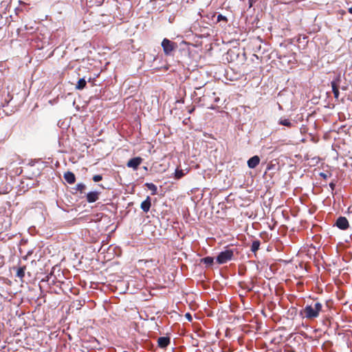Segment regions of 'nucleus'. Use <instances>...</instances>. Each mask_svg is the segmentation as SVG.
Returning <instances> with one entry per match:
<instances>
[{
	"instance_id": "nucleus-14",
	"label": "nucleus",
	"mask_w": 352,
	"mask_h": 352,
	"mask_svg": "<svg viewBox=\"0 0 352 352\" xmlns=\"http://www.w3.org/2000/svg\"><path fill=\"white\" fill-rule=\"evenodd\" d=\"M260 244L261 243L258 240L253 241L251 245V251L255 253L259 249Z\"/></svg>"
},
{
	"instance_id": "nucleus-19",
	"label": "nucleus",
	"mask_w": 352,
	"mask_h": 352,
	"mask_svg": "<svg viewBox=\"0 0 352 352\" xmlns=\"http://www.w3.org/2000/svg\"><path fill=\"white\" fill-rule=\"evenodd\" d=\"M279 124L288 127H290L292 125V122L287 119L280 120L279 121Z\"/></svg>"
},
{
	"instance_id": "nucleus-24",
	"label": "nucleus",
	"mask_w": 352,
	"mask_h": 352,
	"mask_svg": "<svg viewBox=\"0 0 352 352\" xmlns=\"http://www.w3.org/2000/svg\"><path fill=\"white\" fill-rule=\"evenodd\" d=\"M320 176L322 177L324 179H327V175L324 173H321L320 174Z\"/></svg>"
},
{
	"instance_id": "nucleus-5",
	"label": "nucleus",
	"mask_w": 352,
	"mask_h": 352,
	"mask_svg": "<svg viewBox=\"0 0 352 352\" xmlns=\"http://www.w3.org/2000/svg\"><path fill=\"white\" fill-rule=\"evenodd\" d=\"M142 162V158L140 157H136L130 159L127 162V166L129 168H132L134 170H136L138 166L141 164Z\"/></svg>"
},
{
	"instance_id": "nucleus-1",
	"label": "nucleus",
	"mask_w": 352,
	"mask_h": 352,
	"mask_svg": "<svg viewBox=\"0 0 352 352\" xmlns=\"http://www.w3.org/2000/svg\"><path fill=\"white\" fill-rule=\"evenodd\" d=\"M322 311V305L319 302H316L314 304L306 305L300 311V315H302L303 318L311 320L318 318L320 312Z\"/></svg>"
},
{
	"instance_id": "nucleus-25",
	"label": "nucleus",
	"mask_w": 352,
	"mask_h": 352,
	"mask_svg": "<svg viewBox=\"0 0 352 352\" xmlns=\"http://www.w3.org/2000/svg\"><path fill=\"white\" fill-rule=\"evenodd\" d=\"M349 13L352 14V7L349 9Z\"/></svg>"
},
{
	"instance_id": "nucleus-17",
	"label": "nucleus",
	"mask_w": 352,
	"mask_h": 352,
	"mask_svg": "<svg viewBox=\"0 0 352 352\" xmlns=\"http://www.w3.org/2000/svg\"><path fill=\"white\" fill-rule=\"evenodd\" d=\"M184 175L183 170L176 169L175 172V177L177 179H181Z\"/></svg>"
},
{
	"instance_id": "nucleus-3",
	"label": "nucleus",
	"mask_w": 352,
	"mask_h": 352,
	"mask_svg": "<svg viewBox=\"0 0 352 352\" xmlns=\"http://www.w3.org/2000/svg\"><path fill=\"white\" fill-rule=\"evenodd\" d=\"M234 253L231 250H226L221 252L217 257V262L219 264H224L228 261L232 260Z\"/></svg>"
},
{
	"instance_id": "nucleus-11",
	"label": "nucleus",
	"mask_w": 352,
	"mask_h": 352,
	"mask_svg": "<svg viewBox=\"0 0 352 352\" xmlns=\"http://www.w3.org/2000/svg\"><path fill=\"white\" fill-rule=\"evenodd\" d=\"M158 346L161 348H165L170 344V338L168 337H160L157 340Z\"/></svg>"
},
{
	"instance_id": "nucleus-22",
	"label": "nucleus",
	"mask_w": 352,
	"mask_h": 352,
	"mask_svg": "<svg viewBox=\"0 0 352 352\" xmlns=\"http://www.w3.org/2000/svg\"><path fill=\"white\" fill-rule=\"evenodd\" d=\"M185 316L188 319V320H189V321L192 320V316L189 313L186 314Z\"/></svg>"
},
{
	"instance_id": "nucleus-10",
	"label": "nucleus",
	"mask_w": 352,
	"mask_h": 352,
	"mask_svg": "<svg viewBox=\"0 0 352 352\" xmlns=\"http://www.w3.org/2000/svg\"><path fill=\"white\" fill-rule=\"evenodd\" d=\"M64 179L67 183L70 184H74L76 181L75 175L70 171H67L64 174Z\"/></svg>"
},
{
	"instance_id": "nucleus-20",
	"label": "nucleus",
	"mask_w": 352,
	"mask_h": 352,
	"mask_svg": "<svg viewBox=\"0 0 352 352\" xmlns=\"http://www.w3.org/2000/svg\"><path fill=\"white\" fill-rule=\"evenodd\" d=\"M102 175H96L93 177V180L95 182H98L100 180H102Z\"/></svg>"
},
{
	"instance_id": "nucleus-6",
	"label": "nucleus",
	"mask_w": 352,
	"mask_h": 352,
	"mask_svg": "<svg viewBox=\"0 0 352 352\" xmlns=\"http://www.w3.org/2000/svg\"><path fill=\"white\" fill-rule=\"evenodd\" d=\"M336 225L341 230H346L349 228V221L344 217H340L336 222Z\"/></svg>"
},
{
	"instance_id": "nucleus-8",
	"label": "nucleus",
	"mask_w": 352,
	"mask_h": 352,
	"mask_svg": "<svg viewBox=\"0 0 352 352\" xmlns=\"http://www.w3.org/2000/svg\"><path fill=\"white\" fill-rule=\"evenodd\" d=\"M151 206V197L148 196L146 199L142 202L140 208L144 212H147L149 211Z\"/></svg>"
},
{
	"instance_id": "nucleus-16",
	"label": "nucleus",
	"mask_w": 352,
	"mask_h": 352,
	"mask_svg": "<svg viewBox=\"0 0 352 352\" xmlns=\"http://www.w3.org/2000/svg\"><path fill=\"white\" fill-rule=\"evenodd\" d=\"M201 263H205L207 265H211L213 264L214 258L210 256H207L201 259Z\"/></svg>"
},
{
	"instance_id": "nucleus-9",
	"label": "nucleus",
	"mask_w": 352,
	"mask_h": 352,
	"mask_svg": "<svg viewBox=\"0 0 352 352\" xmlns=\"http://www.w3.org/2000/svg\"><path fill=\"white\" fill-rule=\"evenodd\" d=\"M260 162V158L257 155H254L248 161V166L250 168H254L256 167Z\"/></svg>"
},
{
	"instance_id": "nucleus-13",
	"label": "nucleus",
	"mask_w": 352,
	"mask_h": 352,
	"mask_svg": "<svg viewBox=\"0 0 352 352\" xmlns=\"http://www.w3.org/2000/svg\"><path fill=\"white\" fill-rule=\"evenodd\" d=\"M26 270L25 266L20 267L16 270V276L22 279L25 276V271Z\"/></svg>"
},
{
	"instance_id": "nucleus-15",
	"label": "nucleus",
	"mask_w": 352,
	"mask_h": 352,
	"mask_svg": "<svg viewBox=\"0 0 352 352\" xmlns=\"http://www.w3.org/2000/svg\"><path fill=\"white\" fill-rule=\"evenodd\" d=\"M146 187L152 191V195H156L157 194V186L152 184V183H146Z\"/></svg>"
},
{
	"instance_id": "nucleus-18",
	"label": "nucleus",
	"mask_w": 352,
	"mask_h": 352,
	"mask_svg": "<svg viewBox=\"0 0 352 352\" xmlns=\"http://www.w3.org/2000/svg\"><path fill=\"white\" fill-rule=\"evenodd\" d=\"M86 188V186L84 184L82 183H80V184H78L76 186V190L77 191H79L80 193H82L84 192Z\"/></svg>"
},
{
	"instance_id": "nucleus-7",
	"label": "nucleus",
	"mask_w": 352,
	"mask_h": 352,
	"mask_svg": "<svg viewBox=\"0 0 352 352\" xmlns=\"http://www.w3.org/2000/svg\"><path fill=\"white\" fill-rule=\"evenodd\" d=\"M100 192L91 191L87 194V201L89 203H94L99 199Z\"/></svg>"
},
{
	"instance_id": "nucleus-4",
	"label": "nucleus",
	"mask_w": 352,
	"mask_h": 352,
	"mask_svg": "<svg viewBox=\"0 0 352 352\" xmlns=\"http://www.w3.org/2000/svg\"><path fill=\"white\" fill-rule=\"evenodd\" d=\"M340 83V77L337 76L333 81H331V85L332 87V91L333 93L334 97L336 99L339 98V85Z\"/></svg>"
},
{
	"instance_id": "nucleus-23",
	"label": "nucleus",
	"mask_w": 352,
	"mask_h": 352,
	"mask_svg": "<svg viewBox=\"0 0 352 352\" xmlns=\"http://www.w3.org/2000/svg\"><path fill=\"white\" fill-rule=\"evenodd\" d=\"M335 186H336V184H335L333 182H331V183L329 184V187L331 188V189L332 190H334Z\"/></svg>"
},
{
	"instance_id": "nucleus-21",
	"label": "nucleus",
	"mask_w": 352,
	"mask_h": 352,
	"mask_svg": "<svg viewBox=\"0 0 352 352\" xmlns=\"http://www.w3.org/2000/svg\"><path fill=\"white\" fill-rule=\"evenodd\" d=\"M227 21V18L224 16H223L222 14H219L217 16V21Z\"/></svg>"
},
{
	"instance_id": "nucleus-2",
	"label": "nucleus",
	"mask_w": 352,
	"mask_h": 352,
	"mask_svg": "<svg viewBox=\"0 0 352 352\" xmlns=\"http://www.w3.org/2000/svg\"><path fill=\"white\" fill-rule=\"evenodd\" d=\"M162 47L166 56H171L173 53L177 49V43L173 42L168 38H164L162 42Z\"/></svg>"
},
{
	"instance_id": "nucleus-12",
	"label": "nucleus",
	"mask_w": 352,
	"mask_h": 352,
	"mask_svg": "<svg viewBox=\"0 0 352 352\" xmlns=\"http://www.w3.org/2000/svg\"><path fill=\"white\" fill-rule=\"evenodd\" d=\"M86 85H87V82H86V80H85V78H80V79H79V80L78 81V82L76 85V89H78V90H82L85 87Z\"/></svg>"
},
{
	"instance_id": "nucleus-26",
	"label": "nucleus",
	"mask_w": 352,
	"mask_h": 352,
	"mask_svg": "<svg viewBox=\"0 0 352 352\" xmlns=\"http://www.w3.org/2000/svg\"><path fill=\"white\" fill-rule=\"evenodd\" d=\"M194 111V108H192V109L189 110V113H191Z\"/></svg>"
}]
</instances>
